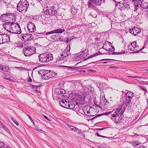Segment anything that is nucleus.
Instances as JSON below:
<instances>
[{"mask_svg":"<svg viewBox=\"0 0 148 148\" xmlns=\"http://www.w3.org/2000/svg\"><path fill=\"white\" fill-rule=\"evenodd\" d=\"M68 126L69 127L73 132H75L79 130V129L73 126L68 125Z\"/></svg>","mask_w":148,"mask_h":148,"instance_id":"nucleus-26","label":"nucleus"},{"mask_svg":"<svg viewBox=\"0 0 148 148\" xmlns=\"http://www.w3.org/2000/svg\"><path fill=\"white\" fill-rule=\"evenodd\" d=\"M71 10V13L73 16H74L77 14V9L76 8L73 6H72Z\"/></svg>","mask_w":148,"mask_h":148,"instance_id":"nucleus-21","label":"nucleus"},{"mask_svg":"<svg viewBox=\"0 0 148 148\" xmlns=\"http://www.w3.org/2000/svg\"><path fill=\"white\" fill-rule=\"evenodd\" d=\"M145 147L144 145H141L139 147H138L136 148H145Z\"/></svg>","mask_w":148,"mask_h":148,"instance_id":"nucleus-64","label":"nucleus"},{"mask_svg":"<svg viewBox=\"0 0 148 148\" xmlns=\"http://www.w3.org/2000/svg\"><path fill=\"white\" fill-rule=\"evenodd\" d=\"M119 8L121 11L128 10L130 8V3L123 1V2L119 3Z\"/></svg>","mask_w":148,"mask_h":148,"instance_id":"nucleus-7","label":"nucleus"},{"mask_svg":"<svg viewBox=\"0 0 148 148\" xmlns=\"http://www.w3.org/2000/svg\"><path fill=\"white\" fill-rule=\"evenodd\" d=\"M59 103L61 106L63 107L68 108V105L69 104V102H67L66 100H61L59 101Z\"/></svg>","mask_w":148,"mask_h":148,"instance_id":"nucleus-15","label":"nucleus"},{"mask_svg":"<svg viewBox=\"0 0 148 148\" xmlns=\"http://www.w3.org/2000/svg\"><path fill=\"white\" fill-rule=\"evenodd\" d=\"M44 32L42 33H36L34 34V37H35L36 39L38 38V37L40 38V36H41V34Z\"/></svg>","mask_w":148,"mask_h":148,"instance_id":"nucleus-33","label":"nucleus"},{"mask_svg":"<svg viewBox=\"0 0 148 148\" xmlns=\"http://www.w3.org/2000/svg\"><path fill=\"white\" fill-rule=\"evenodd\" d=\"M122 108L117 109L114 112V114L116 115L117 116H118V115L119 114V112L121 111Z\"/></svg>","mask_w":148,"mask_h":148,"instance_id":"nucleus-44","label":"nucleus"},{"mask_svg":"<svg viewBox=\"0 0 148 148\" xmlns=\"http://www.w3.org/2000/svg\"><path fill=\"white\" fill-rule=\"evenodd\" d=\"M12 24L13 23L8 22L3 24V26L5 29L6 30L8 28H9V26H10V25L12 26Z\"/></svg>","mask_w":148,"mask_h":148,"instance_id":"nucleus-19","label":"nucleus"},{"mask_svg":"<svg viewBox=\"0 0 148 148\" xmlns=\"http://www.w3.org/2000/svg\"><path fill=\"white\" fill-rule=\"evenodd\" d=\"M112 45L111 43L110 42L106 41L103 44V47H102V49H103L105 50L106 49V46L108 45H109V46H110Z\"/></svg>","mask_w":148,"mask_h":148,"instance_id":"nucleus-24","label":"nucleus"},{"mask_svg":"<svg viewBox=\"0 0 148 148\" xmlns=\"http://www.w3.org/2000/svg\"><path fill=\"white\" fill-rule=\"evenodd\" d=\"M71 49L70 46H69V49L67 48L64 51V52L61 54V56H63L64 59L65 61L67 60L66 58L69 56L71 54L70 50Z\"/></svg>","mask_w":148,"mask_h":148,"instance_id":"nucleus-12","label":"nucleus"},{"mask_svg":"<svg viewBox=\"0 0 148 148\" xmlns=\"http://www.w3.org/2000/svg\"><path fill=\"white\" fill-rule=\"evenodd\" d=\"M8 0H4L3 1V2L5 4V5L6 6H7V7H8V5H10V1L7 2Z\"/></svg>","mask_w":148,"mask_h":148,"instance_id":"nucleus-51","label":"nucleus"},{"mask_svg":"<svg viewBox=\"0 0 148 148\" xmlns=\"http://www.w3.org/2000/svg\"><path fill=\"white\" fill-rule=\"evenodd\" d=\"M139 88L140 89L143 90L145 92H147V90L146 89V88H144V86H140Z\"/></svg>","mask_w":148,"mask_h":148,"instance_id":"nucleus-50","label":"nucleus"},{"mask_svg":"<svg viewBox=\"0 0 148 148\" xmlns=\"http://www.w3.org/2000/svg\"><path fill=\"white\" fill-rule=\"evenodd\" d=\"M3 42L2 41V38L1 34H0V44H3Z\"/></svg>","mask_w":148,"mask_h":148,"instance_id":"nucleus-61","label":"nucleus"},{"mask_svg":"<svg viewBox=\"0 0 148 148\" xmlns=\"http://www.w3.org/2000/svg\"><path fill=\"white\" fill-rule=\"evenodd\" d=\"M133 3L134 5H137V4H138V1L137 0H135V1H134Z\"/></svg>","mask_w":148,"mask_h":148,"instance_id":"nucleus-63","label":"nucleus"},{"mask_svg":"<svg viewBox=\"0 0 148 148\" xmlns=\"http://www.w3.org/2000/svg\"><path fill=\"white\" fill-rule=\"evenodd\" d=\"M131 99L130 98H128L127 97H126V99H125V102L127 104H129V103L131 102Z\"/></svg>","mask_w":148,"mask_h":148,"instance_id":"nucleus-46","label":"nucleus"},{"mask_svg":"<svg viewBox=\"0 0 148 148\" xmlns=\"http://www.w3.org/2000/svg\"><path fill=\"white\" fill-rule=\"evenodd\" d=\"M19 45H20V46L19 45V44H18L17 45V47H19L20 48H23V45L22 44H21L20 43H19Z\"/></svg>","mask_w":148,"mask_h":148,"instance_id":"nucleus-62","label":"nucleus"},{"mask_svg":"<svg viewBox=\"0 0 148 148\" xmlns=\"http://www.w3.org/2000/svg\"><path fill=\"white\" fill-rule=\"evenodd\" d=\"M39 61L43 63H47L53 59L52 54L45 53L38 56Z\"/></svg>","mask_w":148,"mask_h":148,"instance_id":"nucleus-3","label":"nucleus"},{"mask_svg":"<svg viewBox=\"0 0 148 148\" xmlns=\"http://www.w3.org/2000/svg\"><path fill=\"white\" fill-rule=\"evenodd\" d=\"M101 116H103V114H98L97 115V116H95V117L92 118V120H93V119H95L96 118L100 117Z\"/></svg>","mask_w":148,"mask_h":148,"instance_id":"nucleus-55","label":"nucleus"},{"mask_svg":"<svg viewBox=\"0 0 148 148\" xmlns=\"http://www.w3.org/2000/svg\"><path fill=\"white\" fill-rule=\"evenodd\" d=\"M27 28L28 31L31 33L34 32L36 30L35 25L31 22H29L27 24Z\"/></svg>","mask_w":148,"mask_h":148,"instance_id":"nucleus-13","label":"nucleus"},{"mask_svg":"<svg viewBox=\"0 0 148 148\" xmlns=\"http://www.w3.org/2000/svg\"><path fill=\"white\" fill-rule=\"evenodd\" d=\"M28 116L30 120L33 123V125L35 126V123H34L33 121L32 120L31 117L29 116Z\"/></svg>","mask_w":148,"mask_h":148,"instance_id":"nucleus-60","label":"nucleus"},{"mask_svg":"<svg viewBox=\"0 0 148 148\" xmlns=\"http://www.w3.org/2000/svg\"><path fill=\"white\" fill-rule=\"evenodd\" d=\"M102 99H103V103H107V99H106L105 98V96H103L102 97Z\"/></svg>","mask_w":148,"mask_h":148,"instance_id":"nucleus-54","label":"nucleus"},{"mask_svg":"<svg viewBox=\"0 0 148 148\" xmlns=\"http://www.w3.org/2000/svg\"><path fill=\"white\" fill-rule=\"evenodd\" d=\"M8 74L5 73L3 75L2 77L4 79L11 81V78L8 77Z\"/></svg>","mask_w":148,"mask_h":148,"instance_id":"nucleus-31","label":"nucleus"},{"mask_svg":"<svg viewBox=\"0 0 148 148\" xmlns=\"http://www.w3.org/2000/svg\"><path fill=\"white\" fill-rule=\"evenodd\" d=\"M130 143H131L134 147H135L136 146L140 144L138 143L137 141H135L131 142Z\"/></svg>","mask_w":148,"mask_h":148,"instance_id":"nucleus-35","label":"nucleus"},{"mask_svg":"<svg viewBox=\"0 0 148 148\" xmlns=\"http://www.w3.org/2000/svg\"><path fill=\"white\" fill-rule=\"evenodd\" d=\"M5 145L2 142L0 143V148H10V147L7 146L6 147H5Z\"/></svg>","mask_w":148,"mask_h":148,"instance_id":"nucleus-42","label":"nucleus"},{"mask_svg":"<svg viewBox=\"0 0 148 148\" xmlns=\"http://www.w3.org/2000/svg\"><path fill=\"white\" fill-rule=\"evenodd\" d=\"M15 16L14 14L11 13L10 11H6L5 14H2L0 16V21L5 22L10 19H12Z\"/></svg>","mask_w":148,"mask_h":148,"instance_id":"nucleus-5","label":"nucleus"},{"mask_svg":"<svg viewBox=\"0 0 148 148\" xmlns=\"http://www.w3.org/2000/svg\"><path fill=\"white\" fill-rule=\"evenodd\" d=\"M80 53V57H85L88 54V49H85L81 51Z\"/></svg>","mask_w":148,"mask_h":148,"instance_id":"nucleus-17","label":"nucleus"},{"mask_svg":"<svg viewBox=\"0 0 148 148\" xmlns=\"http://www.w3.org/2000/svg\"><path fill=\"white\" fill-rule=\"evenodd\" d=\"M130 45H128V51H132V53H138L140 52V51H142L143 49H144L145 48L144 46H143L141 49L139 48V47L136 45V46H135L133 48H130Z\"/></svg>","mask_w":148,"mask_h":148,"instance_id":"nucleus-9","label":"nucleus"},{"mask_svg":"<svg viewBox=\"0 0 148 148\" xmlns=\"http://www.w3.org/2000/svg\"><path fill=\"white\" fill-rule=\"evenodd\" d=\"M13 27H12V26L10 25V26H9V28H8L6 30L10 33H13Z\"/></svg>","mask_w":148,"mask_h":148,"instance_id":"nucleus-41","label":"nucleus"},{"mask_svg":"<svg viewBox=\"0 0 148 148\" xmlns=\"http://www.w3.org/2000/svg\"><path fill=\"white\" fill-rule=\"evenodd\" d=\"M102 54L99 51L97 53H96L90 56H88L87 58L84 59V61L90 58H92L93 57H96L98 55H101Z\"/></svg>","mask_w":148,"mask_h":148,"instance_id":"nucleus-18","label":"nucleus"},{"mask_svg":"<svg viewBox=\"0 0 148 148\" xmlns=\"http://www.w3.org/2000/svg\"><path fill=\"white\" fill-rule=\"evenodd\" d=\"M111 113H112V112H111L110 111V112H108L102 113V114H103V115H107L108 114H110Z\"/></svg>","mask_w":148,"mask_h":148,"instance_id":"nucleus-59","label":"nucleus"},{"mask_svg":"<svg viewBox=\"0 0 148 148\" xmlns=\"http://www.w3.org/2000/svg\"><path fill=\"white\" fill-rule=\"evenodd\" d=\"M127 91V94L126 96V97L132 99L133 97L134 94L131 91H129L128 90H127L126 91Z\"/></svg>","mask_w":148,"mask_h":148,"instance_id":"nucleus-22","label":"nucleus"},{"mask_svg":"<svg viewBox=\"0 0 148 148\" xmlns=\"http://www.w3.org/2000/svg\"><path fill=\"white\" fill-rule=\"evenodd\" d=\"M36 52V48L34 46H29L23 48V52L25 56H30L35 53Z\"/></svg>","mask_w":148,"mask_h":148,"instance_id":"nucleus-4","label":"nucleus"},{"mask_svg":"<svg viewBox=\"0 0 148 148\" xmlns=\"http://www.w3.org/2000/svg\"><path fill=\"white\" fill-rule=\"evenodd\" d=\"M12 27H13V33L19 34L21 33L20 26L18 23H13Z\"/></svg>","mask_w":148,"mask_h":148,"instance_id":"nucleus-10","label":"nucleus"},{"mask_svg":"<svg viewBox=\"0 0 148 148\" xmlns=\"http://www.w3.org/2000/svg\"><path fill=\"white\" fill-rule=\"evenodd\" d=\"M61 66L64 67L66 69H67L68 70H70L71 71L75 70V68L76 67H74L69 66L62 65Z\"/></svg>","mask_w":148,"mask_h":148,"instance_id":"nucleus-30","label":"nucleus"},{"mask_svg":"<svg viewBox=\"0 0 148 148\" xmlns=\"http://www.w3.org/2000/svg\"><path fill=\"white\" fill-rule=\"evenodd\" d=\"M54 30H52L51 31H50V32H46L45 34L46 35H49V34H54Z\"/></svg>","mask_w":148,"mask_h":148,"instance_id":"nucleus-49","label":"nucleus"},{"mask_svg":"<svg viewBox=\"0 0 148 148\" xmlns=\"http://www.w3.org/2000/svg\"><path fill=\"white\" fill-rule=\"evenodd\" d=\"M2 38V41L3 43L10 41V36L9 35L6 34H1Z\"/></svg>","mask_w":148,"mask_h":148,"instance_id":"nucleus-14","label":"nucleus"},{"mask_svg":"<svg viewBox=\"0 0 148 148\" xmlns=\"http://www.w3.org/2000/svg\"><path fill=\"white\" fill-rule=\"evenodd\" d=\"M21 39L22 40H25L27 41H28V39H27V37H28L27 36V34H23L21 35Z\"/></svg>","mask_w":148,"mask_h":148,"instance_id":"nucleus-29","label":"nucleus"},{"mask_svg":"<svg viewBox=\"0 0 148 148\" xmlns=\"http://www.w3.org/2000/svg\"><path fill=\"white\" fill-rule=\"evenodd\" d=\"M130 48H133L134 47V46L137 45H136V41H134L132 42L130 44Z\"/></svg>","mask_w":148,"mask_h":148,"instance_id":"nucleus-40","label":"nucleus"},{"mask_svg":"<svg viewBox=\"0 0 148 148\" xmlns=\"http://www.w3.org/2000/svg\"><path fill=\"white\" fill-rule=\"evenodd\" d=\"M44 74V75L42 77V78L44 79H48L51 77H54L55 75L53 71L48 70H46Z\"/></svg>","mask_w":148,"mask_h":148,"instance_id":"nucleus-8","label":"nucleus"},{"mask_svg":"<svg viewBox=\"0 0 148 148\" xmlns=\"http://www.w3.org/2000/svg\"><path fill=\"white\" fill-rule=\"evenodd\" d=\"M58 6V4L57 3H55L54 2L50 3L46 6L47 9L44 11V14L47 16H56L57 13Z\"/></svg>","mask_w":148,"mask_h":148,"instance_id":"nucleus-1","label":"nucleus"},{"mask_svg":"<svg viewBox=\"0 0 148 148\" xmlns=\"http://www.w3.org/2000/svg\"><path fill=\"white\" fill-rule=\"evenodd\" d=\"M72 39H69L68 38H66L65 39H64V40H63V38L61 40V41H66V43H68L69 42L71 41V40Z\"/></svg>","mask_w":148,"mask_h":148,"instance_id":"nucleus-47","label":"nucleus"},{"mask_svg":"<svg viewBox=\"0 0 148 148\" xmlns=\"http://www.w3.org/2000/svg\"><path fill=\"white\" fill-rule=\"evenodd\" d=\"M124 112V110H122L121 111L119 112V115H118V116H122V115L123 114V112Z\"/></svg>","mask_w":148,"mask_h":148,"instance_id":"nucleus-53","label":"nucleus"},{"mask_svg":"<svg viewBox=\"0 0 148 148\" xmlns=\"http://www.w3.org/2000/svg\"><path fill=\"white\" fill-rule=\"evenodd\" d=\"M29 6L28 2L27 0H20L17 6V10L23 13H25Z\"/></svg>","mask_w":148,"mask_h":148,"instance_id":"nucleus-2","label":"nucleus"},{"mask_svg":"<svg viewBox=\"0 0 148 148\" xmlns=\"http://www.w3.org/2000/svg\"><path fill=\"white\" fill-rule=\"evenodd\" d=\"M94 104L95 105H96L97 107H100L99 105L97 104V101L95 99H94Z\"/></svg>","mask_w":148,"mask_h":148,"instance_id":"nucleus-57","label":"nucleus"},{"mask_svg":"<svg viewBox=\"0 0 148 148\" xmlns=\"http://www.w3.org/2000/svg\"><path fill=\"white\" fill-rule=\"evenodd\" d=\"M75 107V105L73 103H70L69 105H68V109H74Z\"/></svg>","mask_w":148,"mask_h":148,"instance_id":"nucleus-28","label":"nucleus"},{"mask_svg":"<svg viewBox=\"0 0 148 148\" xmlns=\"http://www.w3.org/2000/svg\"><path fill=\"white\" fill-rule=\"evenodd\" d=\"M139 7L138 4H137V5H134V12H136L137 10L138 9Z\"/></svg>","mask_w":148,"mask_h":148,"instance_id":"nucleus-52","label":"nucleus"},{"mask_svg":"<svg viewBox=\"0 0 148 148\" xmlns=\"http://www.w3.org/2000/svg\"><path fill=\"white\" fill-rule=\"evenodd\" d=\"M140 6L143 9H146L148 7V3L145 1H143L141 3Z\"/></svg>","mask_w":148,"mask_h":148,"instance_id":"nucleus-20","label":"nucleus"},{"mask_svg":"<svg viewBox=\"0 0 148 148\" xmlns=\"http://www.w3.org/2000/svg\"><path fill=\"white\" fill-rule=\"evenodd\" d=\"M125 53V52L124 51H123V52H112V53H107V54H113V55H121V54H124Z\"/></svg>","mask_w":148,"mask_h":148,"instance_id":"nucleus-34","label":"nucleus"},{"mask_svg":"<svg viewBox=\"0 0 148 148\" xmlns=\"http://www.w3.org/2000/svg\"><path fill=\"white\" fill-rule=\"evenodd\" d=\"M1 70L4 71L5 72L8 71L9 69V67L8 66L5 65H2L1 67Z\"/></svg>","mask_w":148,"mask_h":148,"instance_id":"nucleus-27","label":"nucleus"},{"mask_svg":"<svg viewBox=\"0 0 148 148\" xmlns=\"http://www.w3.org/2000/svg\"><path fill=\"white\" fill-rule=\"evenodd\" d=\"M128 77H132L133 78H137L139 79H141V77H138V76H134V77H133L131 76H129Z\"/></svg>","mask_w":148,"mask_h":148,"instance_id":"nucleus-58","label":"nucleus"},{"mask_svg":"<svg viewBox=\"0 0 148 148\" xmlns=\"http://www.w3.org/2000/svg\"><path fill=\"white\" fill-rule=\"evenodd\" d=\"M63 57L61 55L60 56H58L57 58V60L58 61L61 60H63L64 61H65L64 59V58H63Z\"/></svg>","mask_w":148,"mask_h":148,"instance_id":"nucleus-48","label":"nucleus"},{"mask_svg":"<svg viewBox=\"0 0 148 148\" xmlns=\"http://www.w3.org/2000/svg\"><path fill=\"white\" fill-rule=\"evenodd\" d=\"M111 48H109L108 49H106L105 50L106 51H113L115 50V48L112 45H111Z\"/></svg>","mask_w":148,"mask_h":148,"instance_id":"nucleus-43","label":"nucleus"},{"mask_svg":"<svg viewBox=\"0 0 148 148\" xmlns=\"http://www.w3.org/2000/svg\"><path fill=\"white\" fill-rule=\"evenodd\" d=\"M3 129L5 130L6 132H7L9 134H10V131L4 125L2 127Z\"/></svg>","mask_w":148,"mask_h":148,"instance_id":"nucleus-39","label":"nucleus"},{"mask_svg":"<svg viewBox=\"0 0 148 148\" xmlns=\"http://www.w3.org/2000/svg\"><path fill=\"white\" fill-rule=\"evenodd\" d=\"M101 2L99 0H89L87 2V5L89 8H92L97 11L98 10L96 5H100Z\"/></svg>","mask_w":148,"mask_h":148,"instance_id":"nucleus-6","label":"nucleus"},{"mask_svg":"<svg viewBox=\"0 0 148 148\" xmlns=\"http://www.w3.org/2000/svg\"><path fill=\"white\" fill-rule=\"evenodd\" d=\"M12 121L17 126L19 124L18 122L16 121L14 119L11 118Z\"/></svg>","mask_w":148,"mask_h":148,"instance_id":"nucleus-56","label":"nucleus"},{"mask_svg":"<svg viewBox=\"0 0 148 148\" xmlns=\"http://www.w3.org/2000/svg\"><path fill=\"white\" fill-rule=\"evenodd\" d=\"M46 70H40L38 71V73L39 74L41 75L42 77L44 75V73L45 72Z\"/></svg>","mask_w":148,"mask_h":148,"instance_id":"nucleus-37","label":"nucleus"},{"mask_svg":"<svg viewBox=\"0 0 148 148\" xmlns=\"http://www.w3.org/2000/svg\"><path fill=\"white\" fill-rule=\"evenodd\" d=\"M27 36L28 37H27V39H28V40H32L33 39V37H34V35L32 36V35L30 34H27Z\"/></svg>","mask_w":148,"mask_h":148,"instance_id":"nucleus-36","label":"nucleus"},{"mask_svg":"<svg viewBox=\"0 0 148 148\" xmlns=\"http://www.w3.org/2000/svg\"><path fill=\"white\" fill-rule=\"evenodd\" d=\"M141 31L140 29L138 27H134L132 29H130L129 30V32L133 34L134 36H137Z\"/></svg>","mask_w":148,"mask_h":148,"instance_id":"nucleus-11","label":"nucleus"},{"mask_svg":"<svg viewBox=\"0 0 148 148\" xmlns=\"http://www.w3.org/2000/svg\"><path fill=\"white\" fill-rule=\"evenodd\" d=\"M89 15L93 18H96L97 16V15L93 12H90L89 13Z\"/></svg>","mask_w":148,"mask_h":148,"instance_id":"nucleus-45","label":"nucleus"},{"mask_svg":"<svg viewBox=\"0 0 148 148\" xmlns=\"http://www.w3.org/2000/svg\"><path fill=\"white\" fill-rule=\"evenodd\" d=\"M55 91L57 95H63V94L66 93L65 90L62 88H56Z\"/></svg>","mask_w":148,"mask_h":148,"instance_id":"nucleus-16","label":"nucleus"},{"mask_svg":"<svg viewBox=\"0 0 148 148\" xmlns=\"http://www.w3.org/2000/svg\"><path fill=\"white\" fill-rule=\"evenodd\" d=\"M54 33H62L65 31L64 29L60 28L54 30Z\"/></svg>","mask_w":148,"mask_h":148,"instance_id":"nucleus-25","label":"nucleus"},{"mask_svg":"<svg viewBox=\"0 0 148 148\" xmlns=\"http://www.w3.org/2000/svg\"><path fill=\"white\" fill-rule=\"evenodd\" d=\"M111 60L114 61H116V60H114V59H101V60H100L99 61H105V62H103L102 63L103 64H107L108 63L109 64H111L112 63L110 61V62L107 61H111Z\"/></svg>","mask_w":148,"mask_h":148,"instance_id":"nucleus-23","label":"nucleus"},{"mask_svg":"<svg viewBox=\"0 0 148 148\" xmlns=\"http://www.w3.org/2000/svg\"><path fill=\"white\" fill-rule=\"evenodd\" d=\"M30 87L32 88L36 92H38V90L37 89L39 88L40 87V86H35L32 84H31Z\"/></svg>","mask_w":148,"mask_h":148,"instance_id":"nucleus-32","label":"nucleus"},{"mask_svg":"<svg viewBox=\"0 0 148 148\" xmlns=\"http://www.w3.org/2000/svg\"><path fill=\"white\" fill-rule=\"evenodd\" d=\"M56 36H52L51 37V39L52 40L54 41H58V40H61L62 39L61 38H57L55 37Z\"/></svg>","mask_w":148,"mask_h":148,"instance_id":"nucleus-38","label":"nucleus"}]
</instances>
